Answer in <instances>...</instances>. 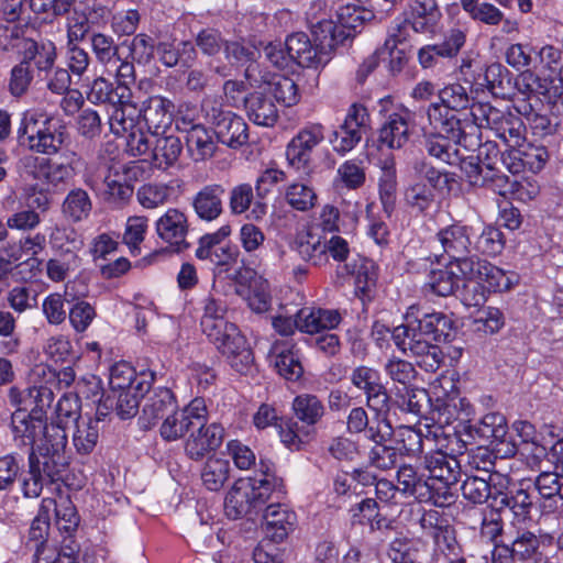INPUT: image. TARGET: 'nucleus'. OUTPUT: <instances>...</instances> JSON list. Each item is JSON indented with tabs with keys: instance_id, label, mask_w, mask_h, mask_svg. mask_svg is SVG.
<instances>
[{
	"instance_id": "f257e3e1",
	"label": "nucleus",
	"mask_w": 563,
	"mask_h": 563,
	"mask_svg": "<svg viewBox=\"0 0 563 563\" xmlns=\"http://www.w3.org/2000/svg\"><path fill=\"white\" fill-rule=\"evenodd\" d=\"M200 328L208 341L230 366L246 374L253 366V352L238 325L227 319L228 306L219 294L209 291L199 301Z\"/></svg>"
},
{
	"instance_id": "f03ea898",
	"label": "nucleus",
	"mask_w": 563,
	"mask_h": 563,
	"mask_svg": "<svg viewBox=\"0 0 563 563\" xmlns=\"http://www.w3.org/2000/svg\"><path fill=\"white\" fill-rule=\"evenodd\" d=\"M37 441L36 446L31 449L29 470L20 483L25 498H37L44 485L55 481L67 465V433L64 426L45 423Z\"/></svg>"
},
{
	"instance_id": "7ed1b4c3",
	"label": "nucleus",
	"mask_w": 563,
	"mask_h": 563,
	"mask_svg": "<svg viewBox=\"0 0 563 563\" xmlns=\"http://www.w3.org/2000/svg\"><path fill=\"white\" fill-rule=\"evenodd\" d=\"M262 473L236 482L224 500V510L229 518L238 519L267 501H280L286 496L284 479L263 461Z\"/></svg>"
},
{
	"instance_id": "20e7f679",
	"label": "nucleus",
	"mask_w": 563,
	"mask_h": 563,
	"mask_svg": "<svg viewBox=\"0 0 563 563\" xmlns=\"http://www.w3.org/2000/svg\"><path fill=\"white\" fill-rule=\"evenodd\" d=\"M475 229L463 221H453L438 230L430 243L432 252L429 258H433L439 265L455 266L461 274L473 272V265L477 257L473 254V240Z\"/></svg>"
},
{
	"instance_id": "39448f33",
	"label": "nucleus",
	"mask_w": 563,
	"mask_h": 563,
	"mask_svg": "<svg viewBox=\"0 0 563 563\" xmlns=\"http://www.w3.org/2000/svg\"><path fill=\"white\" fill-rule=\"evenodd\" d=\"M416 312L418 306H410L405 316L404 323L395 327L391 331V339L396 347L404 354H410L416 358L417 365L429 373H435L444 361L441 347L433 344L420 327H417Z\"/></svg>"
},
{
	"instance_id": "423d86ee",
	"label": "nucleus",
	"mask_w": 563,
	"mask_h": 563,
	"mask_svg": "<svg viewBox=\"0 0 563 563\" xmlns=\"http://www.w3.org/2000/svg\"><path fill=\"white\" fill-rule=\"evenodd\" d=\"M67 129L60 119L38 111H26L18 129V139L31 152L55 155L67 140Z\"/></svg>"
},
{
	"instance_id": "0eeeda50",
	"label": "nucleus",
	"mask_w": 563,
	"mask_h": 563,
	"mask_svg": "<svg viewBox=\"0 0 563 563\" xmlns=\"http://www.w3.org/2000/svg\"><path fill=\"white\" fill-rule=\"evenodd\" d=\"M291 409L298 421L287 420L279 424L282 442L291 450H299L316 434V426L325 415L323 401L313 394H299L291 404Z\"/></svg>"
},
{
	"instance_id": "6e6552de",
	"label": "nucleus",
	"mask_w": 563,
	"mask_h": 563,
	"mask_svg": "<svg viewBox=\"0 0 563 563\" xmlns=\"http://www.w3.org/2000/svg\"><path fill=\"white\" fill-rule=\"evenodd\" d=\"M467 441L454 428L452 432L449 430L445 433V438L441 439L438 445L430 446L424 456V468L429 472L431 479L442 484L439 490L451 492V486L459 482L461 467L456 454H463L466 451Z\"/></svg>"
},
{
	"instance_id": "1a4fd4ad",
	"label": "nucleus",
	"mask_w": 563,
	"mask_h": 563,
	"mask_svg": "<svg viewBox=\"0 0 563 563\" xmlns=\"http://www.w3.org/2000/svg\"><path fill=\"white\" fill-rule=\"evenodd\" d=\"M471 106L467 89L460 84L445 86L439 91V101L428 106L426 113L432 129L453 132V126L474 124V118H462L461 112Z\"/></svg>"
},
{
	"instance_id": "9d476101",
	"label": "nucleus",
	"mask_w": 563,
	"mask_h": 563,
	"mask_svg": "<svg viewBox=\"0 0 563 563\" xmlns=\"http://www.w3.org/2000/svg\"><path fill=\"white\" fill-rule=\"evenodd\" d=\"M470 115L474 118L478 131L489 129L507 147L523 145L526 126L520 117L483 102L472 104Z\"/></svg>"
},
{
	"instance_id": "9b49d317",
	"label": "nucleus",
	"mask_w": 563,
	"mask_h": 563,
	"mask_svg": "<svg viewBox=\"0 0 563 563\" xmlns=\"http://www.w3.org/2000/svg\"><path fill=\"white\" fill-rule=\"evenodd\" d=\"M433 132L424 133V148L427 153L449 165L460 162L459 146L467 151H475L479 145L478 128L476 124L466 126H453V132L433 129Z\"/></svg>"
},
{
	"instance_id": "f8f14e48",
	"label": "nucleus",
	"mask_w": 563,
	"mask_h": 563,
	"mask_svg": "<svg viewBox=\"0 0 563 563\" xmlns=\"http://www.w3.org/2000/svg\"><path fill=\"white\" fill-rule=\"evenodd\" d=\"M380 103L387 115L378 131V143L380 147L399 150L408 143L420 114L402 106L394 107L390 99H382Z\"/></svg>"
},
{
	"instance_id": "ddd939ff",
	"label": "nucleus",
	"mask_w": 563,
	"mask_h": 563,
	"mask_svg": "<svg viewBox=\"0 0 563 563\" xmlns=\"http://www.w3.org/2000/svg\"><path fill=\"white\" fill-rule=\"evenodd\" d=\"M201 111L206 119L214 125V133L219 142L232 148H238L247 142V124L243 118L223 110L217 99L205 98L201 102Z\"/></svg>"
},
{
	"instance_id": "4468645a",
	"label": "nucleus",
	"mask_w": 563,
	"mask_h": 563,
	"mask_svg": "<svg viewBox=\"0 0 563 563\" xmlns=\"http://www.w3.org/2000/svg\"><path fill=\"white\" fill-rule=\"evenodd\" d=\"M397 486L405 498L412 497L419 503H431L437 507H445L454 501L452 492L439 490L410 464L399 466L397 474Z\"/></svg>"
},
{
	"instance_id": "2eb2a0df",
	"label": "nucleus",
	"mask_w": 563,
	"mask_h": 563,
	"mask_svg": "<svg viewBox=\"0 0 563 563\" xmlns=\"http://www.w3.org/2000/svg\"><path fill=\"white\" fill-rule=\"evenodd\" d=\"M473 272L463 274L466 280H477L483 284L481 294L475 298V306L486 301L485 291L505 292L519 284L520 277L516 272L505 271L490 262L477 257L473 265Z\"/></svg>"
},
{
	"instance_id": "dca6fc26",
	"label": "nucleus",
	"mask_w": 563,
	"mask_h": 563,
	"mask_svg": "<svg viewBox=\"0 0 563 563\" xmlns=\"http://www.w3.org/2000/svg\"><path fill=\"white\" fill-rule=\"evenodd\" d=\"M155 231L157 236L175 253H184L191 246L187 240L190 232L189 218L179 208H168L155 221Z\"/></svg>"
},
{
	"instance_id": "f3484780",
	"label": "nucleus",
	"mask_w": 563,
	"mask_h": 563,
	"mask_svg": "<svg viewBox=\"0 0 563 563\" xmlns=\"http://www.w3.org/2000/svg\"><path fill=\"white\" fill-rule=\"evenodd\" d=\"M325 128L319 122H308L291 139L286 148L288 164L297 170L309 167L313 150L323 142Z\"/></svg>"
},
{
	"instance_id": "a211bd4d",
	"label": "nucleus",
	"mask_w": 563,
	"mask_h": 563,
	"mask_svg": "<svg viewBox=\"0 0 563 563\" xmlns=\"http://www.w3.org/2000/svg\"><path fill=\"white\" fill-rule=\"evenodd\" d=\"M351 383L366 395L367 406L377 413L389 410V395L382 384L380 373L369 366L360 365L351 373Z\"/></svg>"
},
{
	"instance_id": "6ab92c4d",
	"label": "nucleus",
	"mask_w": 563,
	"mask_h": 563,
	"mask_svg": "<svg viewBox=\"0 0 563 563\" xmlns=\"http://www.w3.org/2000/svg\"><path fill=\"white\" fill-rule=\"evenodd\" d=\"M449 431L442 424L409 427L401 426L397 431V441L401 444L405 454L408 456H420L424 449L438 445L441 439L445 438Z\"/></svg>"
},
{
	"instance_id": "aec40b11",
	"label": "nucleus",
	"mask_w": 563,
	"mask_h": 563,
	"mask_svg": "<svg viewBox=\"0 0 563 563\" xmlns=\"http://www.w3.org/2000/svg\"><path fill=\"white\" fill-rule=\"evenodd\" d=\"M225 437L224 428L217 422L201 424L190 430L184 443V451L188 459L199 462L216 452Z\"/></svg>"
},
{
	"instance_id": "412c9836",
	"label": "nucleus",
	"mask_w": 563,
	"mask_h": 563,
	"mask_svg": "<svg viewBox=\"0 0 563 563\" xmlns=\"http://www.w3.org/2000/svg\"><path fill=\"white\" fill-rule=\"evenodd\" d=\"M228 234L229 230L227 228L203 234L198 240L195 256L199 261H208L217 266L230 265L235 261L238 251L235 247L222 244Z\"/></svg>"
},
{
	"instance_id": "4be33fe9",
	"label": "nucleus",
	"mask_w": 563,
	"mask_h": 563,
	"mask_svg": "<svg viewBox=\"0 0 563 563\" xmlns=\"http://www.w3.org/2000/svg\"><path fill=\"white\" fill-rule=\"evenodd\" d=\"M174 103L162 96H152L142 102L139 115L150 134H164L173 122Z\"/></svg>"
},
{
	"instance_id": "5701e85b",
	"label": "nucleus",
	"mask_w": 563,
	"mask_h": 563,
	"mask_svg": "<svg viewBox=\"0 0 563 563\" xmlns=\"http://www.w3.org/2000/svg\"><path fill=\"white\" fill-rule=\"evenodd\" d=\"M175 409H177V401L173 391L167 387L154 388L144 398L140 423L144 429H151Z\"/></svg>"
},
{
	"instance_id": "b1692460",
	"label": "nucleus",
	"mask_w": 563,
	"mask_h": 563,
	"mask_svg": "<svg viewBox=\"0 0 563 563\" xmlns=\"http://www.w3.org/2000/svg\"><path fill=\"white\" fill-rule=\"evenodd\" d=\"M266 536L275 541H284L295 530L296 512L286 504L277 501L269 504L263 515Z\"/></svg>"
},
{
	"instance_id": "393cba45",
	"label": "nucleus",
	"mask_w": 563,
	"mask_h": 563,
	"mask_svg": "<svg viewBox=\"0 0 563 563\" xmlns=\"http://www.w3.org/2000/svg\"><path fill=\"white\" fill-rule=\"evenodd\" d=\"M271 362L277 373L287 380L296 382L303 373L298 350L289 340L274 342L269 350Z\"/></svg>"
},
{
	"instance_id": "a878e982",
	"label": "nucleus",
	"mask_w": 563,
	"mask_h": 563,
	"mask_svg": "<svg viewBox=\"0 0 563 563\" xmlns=\"http://www.w3.org/2000/svg\"><path fill=\"white\" fill-rule=\"evenodd\" d=\"M225 189L220 184L203 186L192 198L190 206L198 219L211 222L217 220L223 212V196Z\"/></svg>"
},
{
	"instance_id": "bb28decb",
	"label": "nucleus",
	"mask_w": 563,
	"mask_h": 563,
	"mask_svg": "<svg viewBox=\"0 0 563 563\" xmlns=\"http://www.w3.org/2000/svg\"><path fill=\"white\" fill-rule=\"evenodd\" d=\"M441 18L435 0H413L407 22L417 33L434 34Z\"/></svg>"
},
{
	"instance_id": "cd10ccee",
	"label": "nucleus",
	"mask_w": 563,
	"mask_h": 563,
	"mask_svg": "<svg viewBox=\"0 0 563 563\" xmlns=\"http://www.w3.org/2000/svg\"><path fill=\"white\" fill-rule=\"evenodd\" d=\"M46 421L34 412L15 410L11 416V429L16 441L22 445L35 448Z\"/></svg>"
},
{
	"instance_id": "c85d7f7f",
	"label": "nucleus",
	"mask_w": 563,
	"mask_h": 563,
	"mask_svg": "<svg viewBox=\"0 0 563 563\" xmlns=\"http://www.w3.org/2000/svg\"><path fill=\"white\" fill-rule=\"evenodd\" d=\"M473 406L466 398H451L446 401L439 412L438 422L449 429L451 432L456 428V431L461 433L459 427L463 426L466 431L465 435L472 438L471 426H464L465 422L470 421V417L473 415Z\"/></svg>"
},
{
	"instance_id": "c756f323",
	"label": "nucleus",
	"mask_w": 563,
	"mask_h": 563,
	"mask_svg": "<svg viewBox=\"0 0 563 563\" xmlns=\"http://www.w3.org/2000/svg\"><path fill=\"white\" fill-rule=\"evenodd\" d=\"M136 388L110 393L99 399L97 413L106 416L108 410H114L121 419H130L137 413L140 400Z\"/></svg>"
},
{
	"instance_id": "7c9ffc66",
	"label": "nucleus",
	"mask_w": 563,
	"mask_h": 563,
	"mask_svg": "<svg viewBox=\"0 0 563 563\" xmlns=\"http://www.w3.org/2000/svg\"><path fill=\"white\" fill-rule=\"evenodd\" d=\"M299 331L306 333H319L334 329L341 322V316L336 310L303 307L297 312Z\"/></svg>"
},
{
	"instance_id": "2f4dec72",
	"label": "nucleus",
	"mask_w": 563,
	"mask_h": 563,
	"mask_svg": "<svg viewBox=\"0 0 563 563\" xmlns=\"http://www.w3.org/2000/svg\"><path fill=\"white\" fill-rule=\"evenodd\" d=\"M25 168L33 167L30 173L34 179H45L48 184L57 186L71 177V167L67 164L54 163L49 158L27 156L22 159Z\"/></svg>"
},
{
	"instance_id": "473e14b6",
	"label": "nucleus",
	"mask_w": 563,
	"mask_h": 563,
	"mask_svg": "<svg viewBox=\"0 0 563 563\" xmlns=\"http://www.w3.org/2000/svg\"><path fill=\"white\" fill-rule=\"evenodd\" d=\"M290 247L301 260L314 266H322L328 263L325 256V239L311 231L298 233Z\"/></svg>"
},
{
	"instance_id": "72a5a7b5",
	"label": "nucleus",
	"mask_w": 563,
	"mask_h": 563,
	"mask_svg": "<svg viewBox=\"0 0 563 563\" xmlns=\"http://www.w3.org/2000/svg\"><path fill=\"white\" fill-rule=\"evenodd\" d=\"M374 18L372 10L353 3L341 5L336 11L338 27L345 36V42L355 37L364 24Z\"/></svg>"
},
{
	"instance_id": "f704fd0d",
	"label": "nucleus",
	"mask_w": 563,
	"mask_h": 563,
	"mask_svg": "<svg viewBox=\"0 0 563 563\" xmlns=\"http://www.w3.org/2000/svg\"><path fill=\"white\" fill-rule=\"evenodd\" d=\"M343 269L354 277L355 291L365 297L376 286L378 273L374 261L357 255L351 263H346Z\"/></svg>"
},
{
	"instance_id": "c9c22d12",
	"label": "nucleus",
	"mask_w": 563,
	"mask_h": 563,
	"mask_svg": "<svg viewBox=\"0 0 563 563\" xmlns=\"http://www.w3.org/2000/svg\"><path fill=\"white\" fill-rule=\"evenodd\" d=\"M552 455L555 457L556 468L562 472L561 476L558 473L542 472L534 479V486L543 498L558 496L563 500V440L552 446Z\"/></svg>"
},
{
	"instance_id": "e433bc0d",
	"label": "nucleus",
	"mask_w": 563,
	"mask_h": 563,
	"mask_svg": "<svg viewBox=\"0 0 563 563\" xmlns=\"http://www.w3.org/2000/svg\"><path fill=\"white\" fill-rule=\"evenodd\" d=\"M541 537L528 529L517 530L514 539L508 543L515 552L519 562L522 563H544L543 552L541 550Z\"/></svg>"
},
{
	"instance_id": "4c0bfd02",
	"label": "nucleus",
	"mask_w": 563,
	"mask_h": 563,
	"mask_svg": "<svg viewBox=\"0 0 563 563\" xmlns=\"http://www.w3.org/2000/svg\"><path fill=\"white\" fill-rule=\"evenodd\" d=\"M154 144L151 152V163L158 169L166 170L175 165L183 152V143L176 135L153 136Z\"/></svg>"
},
{
	"instance_id": "58836bf2",
	"label": "nucleus",
	"mask_w": 563,
	"mask_h": 563,
	"mask_svg": "<svg viewBox=\"0 0 563 563\" xmlns=\"http://www.w3.org/2000/svg\"><path fill=\"white\" fill-rule=\"evenodd\" d=\"M417 327L422 329V332L435 342H446L451 340L453 321L443 312H416Z\"/></svg>"
},
{
	"instance_id": "ea45409f",
	"label": "nucleus",
	"mask_w": 563,
	"mask_h": 563,
	"mask_svg": "<svg viewBox=\"0 0 563 563\" xmlns=\"http://www.w3.org/2000/svg\"><path fill=\"white\" fill-rule=\"evenodd\" d=\"M244 108L249 119L256 125L273 126L278 120L276 104L262 92L250 93Z\"/></svg>"
},
{
	"instance_id": "a19ab883",
	"label": "nucleus",
	"mask_w": 563,
	"mask_h": 563,
	"mask_svg": "<svg viewBox=\"0 0 563 563\" xmlns=\"http://www.w3.org/2000/svg\"><path fill=\"white\" fill-rule=\"evenodd\" d=\"M87 99L95 104H124L130 103L131 90L118 86L114 88L112 82L103 77H98L92 81L87 92Z\"/></svg>"
},
{
	"instance_id": "79ce46f5",
	"label": "nucleus",
	"mask_w": 563,
	"mask_h": 563,
	"mask_svg": "<svg viewBox=\"0 0 563 563\" xmlns=\"http://www.w3.org/2000/svg\"><path fill=\"white\" fill-rule=\"evenodd\" d=\"M530 481L521 479L514 485L511 492L504 495L496 505L499 510L509 509L516 518L526 519L532 509L533 501L528 493Z\"/></svg>"
},
{
	"instance_id": "37998d69",
	"label": "nucleus",
	"mask_w": 563,
	"mask_h": 563,
	"mask_svg": "<svg viewBox=\"0 0 563 563\" xmlns=\"http://www.w3.org/2000/svg\"><path fill=\"white\" fill-rule=\"evenodd\" d=\"M91 210L92 201L88 192L81 188L71 189L66 195L62 205V212L64 217L73 223L87 220Z\"/></svg>"
},
{
	"instance_id": "c03bdc74",
	"label": "nucleus",
	"mask_w": 563,
	"mask_h": 563,
	"mask_svg": "<svg viewBox=\"0 0 563 563\" xmlns=\"http://www.w3.org/2000/svg\"><path fill=\"white\" fill-rule=\"evenodd\" d=\"M231 466L227 459L211 456L205 462L200 477L210 492H219L230 478Z\"/></svg>"
},
{
	"instance_id": "a18cd8bd",
	"label": "nucleus",
	"mask_w": 563,
	"mask_h": 563,
	"mask_svg": "<svg viewBox=\"0 0 563 563\" xmlns=\"http://www.w3.org/2000/svg\"><path fill=\"white\" fill-rule=\"evenodd\" d=\"M186 145L190 157L195 162L211 157L216 150L212 134L203 124L190 128V131L186 134Z\"/></svg>"
},
{
	"instance_id": "49530a36",
	"label": "nucleus",
	"mask_w": 563,
	"mask_h": 563,
	"mask_svg": "<svg viewBox=\"0 0 563 563\" xmlns=\"http://www.w3.org/2000/svg\"><path fill=\"white\" fill-rule=\"evenodd\" d=\"M175 198V187L165 183H147L139 187L136 199L145 209H156Z\"/></svg>"
},
{
	"instance_id": "de8ad7c7",
	"label": "nucleus",
	"mask_w": 563,
	"mask_h": 563,
	"mask_svg": "<svg viewBox=\"0 0 563 563\" xmlns=\"http://www.w3.org/2000/svg\"><path fill=\"white\" fill-rule=\"evenodd\" d=\"M100 419H81L77 421L76 429L73 434V444L76 452L81 455L90 454L99 440Z\"/></svg>"
},
{
	"instance_id": "09e8293b",
	"label": "nucleus",
	"mask_w": 563,
	"mask_h": 563,
	"mask_svg": "<svg viewBox=\"0 0 563 563\" xmlns=\"http://www.w3.org/2000/svg\"><path fill=\"white\" fill-rule=\"evenodd\" d=\"M101 11L102 16L104 9L99 7L98 9L92 8L89 13L86 10L74 9V12L67 19V43H79L82 42L89 34L92 25L97 23L93 14H98Z\"/></svg>"
},
{
	"instance_id": "8fccbe9b",
	"label": "nucleus",
	"mask_w": 563,
	"mask_h": 563,
	"mask_svg": "<svg viewBox=\"0 0 563 563\" xmlns=\"http://www.w3.org/2000/svg\"><path fill=\"white\" fill-rule=\"evenodd\" d=\"M285 48L291 62L302 67L312 66L317 57L316 49L309 36L303 32H297L287 36Z\"/></svg>"
},
{
	"instance_id": "3c124183",
	"label": "nucleus",
	"mask_w": 563,
	"mask_h": 563,
	"mask_svg": "<svg viewBox=\"0 0 563 563\" xmlns=\"http://www.w3.org/2000/svg\"><path fill=\"white\" fill-rule=\"evenodd\" d=\"M378 188L384 212L386 217L389 218L395 209L397 190V170L394 159H386L384 162Z\"/></svg>"
},
{
	"instance_id": "603ef678",
	"label": "nucleus",
	"mask_w": 563,
	"mask_h": 563,
	"mask_svg": "<svg viewBox=\"0 0 563 563\" xmlns=\"http://www.w3.org/2000/svg\"><path fill=\"white\" fill-rule=\"evenodd\" d=\"M504 233L493 224H486L482 231L475 230L473 251L487 256H497L505 249Z\"/></svg>"
},
{
	"instance_id": "864d4df0",
	"label": "nucleus",
	"mask_w": 563,
	"mask_h": 563,
	"mask_svg": "<svg viewBox=\"0 0 563 563\" xmlns=\"http://www.w3.org/2000/svg\"><path fill=\"white\" fill-rule=\"evenodd\" d=\"M284 198L288 206L299 212L310 211L318 202L314 188L299 181L291 183L285 188Z\"/></svg>"
},
{
	"instance_id": "5fc2aeb1",
	"label": "nucleus",
	"mask_w": 563,
	"mask_h": 563,
	"mask_svg": "<svg viewBox=\"0 0 563 563\" xmlns=\"http://www.w3.org/2000/svg\"><path fill=\"white\" fill-rule=\"evenodd\" d=\"M102 195L106 201L115 207H123L133 196V186L128 184L119 173L109 172L103 177Z\"/></svg>"
},
{
	"instance_id": "6e6d98bb",
	"label": "nucleus",
	"mask_w": 563,
	"mask_h": 563,
	"mask_svg": "<svg viewBox=\"0 0 563 563\" xmlns=\"http://www.w3.org/2000/svg\"><path fill=\"white\" fill-rule=\"evenodd\" d=\"M90 46L96 60L104 68L114 66L118 60L119 45L114 38L101 32H95L90 35Z\"/></svg>"
},
{
	"instance_id": "4d7b16f0",
	"label": "nucleus",
	"mask_w": 563,
	"mask_h": 563,
	"mask_svg": "<svg viewBox=\"0 0 563 563\" xmlns=\"http://www.w3.org/2000/svg\"><path fill=\"white\" fill-rule=\"evenodd\" d=\"M466 176L473 186L490 187L494 191L505 196V187L508 184V176L504 174H490L482 163H470L465 167Z\"/></svg>"
},
{
	"instance_id": "13d9d810",
	"label": "nucleus",
	"mask_w": 563,
	"mask_h": 563,
	"mask_svg": "<svg viewBox=\"0 0 563 563\" xmlns=\"http://www.w3.org/2000/svg\"><path fill=\"white\" fill-rule=\"evenodd\" d=\"M52 247L69 258H79L77 251L82 246V240L77 231L69 227H56L49 235Z\"/></svg>"
},
{
	"instance_id": "bf43d9fd",
	"label": "nucleus",
	"mask_w": 563,
	"mask_h": 563,
	"mask_svg": "<svg viewBox=\"0 0 563 563\" xmlns=\"http://www.w3.org/2000/svg\"><path fill=\"white\" fill-rule=\"evenodd\" d=\"M22 341L16 332V319L12 312L0 310V352L3 355L16 354Z\"/></svg>"
},
{
	"instance_id": "052dcab7",
	"label": "nucleus",
	"mask_w": 563,
	"mask_h": 563,
	"mask_svg": "<svg viewBox=\"0 0 563 563\" xmlns=\"http://www.w3.org/2000/svg\"><path fill=\"white\" fill-rule=\"evenodd\" d=\"M432 540L429 563H445L453 554L462 552L454 528L444 530Z\"/></svg>"
},
{
	"instance_id": "680f3d73",
	"label": "nucleus",
	"mask_w": 563,
	"mask_h": 563,
	"mask_svg": "<svg viewBox=\"0 0 563 563\" xmlns=\"http://www.w3.org/2000/svg\"><path fill=\"white\" fill-rule=\"evenodd\" d=\"M485 81L489 91L501 98H507L514 89L509 70L499 63H493L485 70Z\"/></svg>"
},
{
	"instance_id": "e2e57ef3",
	"label": "nucleus",
	"mask_w": 563,
	"mask_h": 563,
	"mask_svg": "<svg viewBox=\"0 0 563 563\" xmlns=\"http://www.w3.org/2000/svg\"><path fill=\"white\" fill-rule=\"evenodd\" d=\"M461 277L448 269L431 271L424 288L437 296L448 297L459 289Z\"/></svg>"
},
{
	"instance_id": "0e129e2a",
	"label": "nucleus",
	"mask_w": 563,
	"mask_h": 563,
	"mask_svg": "<svg viewBox=\"0 0 563 563\" xmlns=\"http://www.w3.org/2000/svg\"><path fill=\"white\" fill-rule=\"evenodd\" d=\"M507 430L508 426L506 418L499 412H489L485 415L475 428V432L479 438L492 442L504 441Z\"/></svg>"
},
{
	"instance_id": "69168bd1",
	"label": "nucleus",
	"mask_w": 563,
	"mask_h": 563,
	"mask_svg": "<svg viewBox=\"0 0 563 563\" xmlns=\"http://www.w3.org/2000/svg\"><path fill=\"white\" fill-rule=\"evenodd\" d=\"M405 201L411 210L422 213L433 205L434 191L428 184L417 181L407 187Z\"/></svg>"
},
{
	"instance_id": "338daca9",
	"label": "nucleus",
	"mask_w": 563,
	"mask_h": 563,
	"mask_svg": "<svg viewBox=\"0 0 563 563\" xmlns=\"http://www.w3.org/2000/svg\"><path fill=\"white\" fill-rule=\"evenodd\" d=\"M112 111L109 114L110 131L117 135L124 137L134 129H136V121L132 112H129V103L113 104Z\"/></svg>"
},
{
	"instance_id": "774afa93",
	"label": "nucleus",
	"mask_w": 563,
	"mask_h": 563,
	"mask_svg": "<svg viewBox=\"0 0 563 563\" xmlns=\"http://www.w3.org/2000/svg\"><path fill=\"white\" fill-rule=\"evenodd\" d=\"M384 371L393 382L405 386L413 382L418 374L412 363L395 355L386 361Z\"/></svg>"
}]
</instances>
